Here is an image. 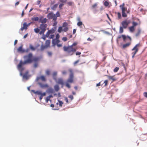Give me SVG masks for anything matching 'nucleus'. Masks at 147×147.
Here are the masks:
<instances>
[{
  "label": "nucleus",
  "mask_w": 147,
  "mask_h": 147,
  "mask_svg": "<svg viewBox=\"0 0 147 147\" xmlns=\"http://www.w3.org/2000/svg\"><path fill=\"white\" fill-rule=\"evenodd\" d=\"M57 83L63 85L64 84L63 80L62 78H59L57 82Z\"/></svg>",
  "instance_id": "nucleus-15"
},
{
  "label": "nucleus",
  "mask_w": 147,
  "mask_h": 147,
  "mask_svg": "<svg viewBox=\"0 0 147 147\" xmlns=\"http://www.w3.org/2000/svg\"><path fill=\"white\" fill-rule=\"evenodd\" d=\"M141 45L139 43L136 44L134 47L132 49V51H134L131 54L132 55V58H134L136 54L137 53L138 51L139 50V47H140Z\"/></svg>",
  "instance_id": "nucleus-4"
},
{
  "label": "nucleus",
  "mask_w": 147,
  "mask_h": 147,
  "mask_svg": "<svg viewBox=\"0 0 147 147\" xmlns=\"http://www.w3.org/2000/svg\"><path fill=\"white\" fill-rule=\"evenodd\" d=\"M67 73L66 71H62V74L63 75H65Z\"/></svg>",
  "instance_id": "nucleus-61"
},
{
  "label": "nucleus",
  "mask_w": 147,
  "mask_h": 147,
  "mask_svg": "<svg viewBox=\"0 0 147 147\" xmlns=\"http://www.w3.org/2000/svg\"><path fill=\"white\" fill-rule=\"evenodd\" d=\"M104 5L106 7L108 6L109 5V3L107 1H105L104 3Z\"/></svg>",
  "instance_id": "nucleus-42"
},
{
  "label": "nucleus",
  "mask_w": 147,
  "mask_h": 147,
  "mask_svg": "<svg viewBox=\"0 0 147 147\" xmlns=\"http://www.w3.org/2000/svg\"><path fill=\"white\" fill-rule=\"evenodd\" d=\"M129 31L131 32H133L135 30V28L133 26H131L129 28Z\"/></svg>",
  "instance_id": "nucleus-23"
},
{
  "label": "nucleus",
  "mask_w": 147,
  "mask_h": 147,
  "mask_svg": "<svg viewBox=\"0 0 147 147\" xmlns=\"http://www.w3.org/2000/svg\"><path fill=\"white\" fill-rule=\"evenodd\" d=\"M97 6V4L96 3H95L94 5H92V7L93 8H94L96 7Z\"/></svg>",
  "instance_id": "nucleus-58"
},
{
  "label": "nucleus",
  "mask_w": 147,
  "mask_h": 147,
  "mask_svg": "<svg viewBox=\"0 0 147 147\" xmlns=\"http://www.w3.org/2000/svg\"><path fill=\"white\" fill-rule=\"evenodd\" d=\"M83 24L82 22H79L77 23V25L79 26H80L82 25Z\"/></svg>",
  "instance_id": "nucleus-43"
},
{
  "label": "nucleus",
  "mask_w": 147,
  "mask_h": 147,
  "mask_svg": "<svg viewBox=\"0 0 147 147\" xmlns=\"http://www.w3.org/2000/svg\"><path fill=\"white\" fill-rule=\"evenodd\" d=\"M39 79H41L42 81L45 82L46 81L45 77L43 76H42L39 78Z\"/></svg>",
  "instance_id": "nucleus-21"
},
{
  "label": "nucleus",
  "mask_w": 147,
  "mask_h": 147,
  "mask_svg": "<svg viewBox=\"0 0 147 147\" xmlns=\"http://www.w3.org/2000/svg\"><path fill=\"white\" fill-rule=\"evenodd\" d=\"M122 37L123 40L124 41H125V40L126 38V37L124 35H122Z\"/></svg>",
  "instance_id": "nucleus-47"
},
{
  "label": "nucleus",
  "mask_w": 147,
  "mask_h": 147,
  "mask_svg": "<svg viewBox=\"0 0 147 147\" xmlns=\"http://www.w3.org/2000/svg\"><path fill=\"white\" fill-rule=\"evenodd\" d=\"M130 23V21L129 20H125L123 21L121 23L122 26L124 28H126L128 25Z\"/></svg>",
  "instance_id": "nucleus-7"
},
{
  "label": "nucleus",
  "mask_w": 147,
  "mask_h": 147,
  "mask_svg": "<svg viewBox=\"0 0 147 147\" xmlns=\"http://www.w3.org/2000/svg\"><path fill=\"white\" fill-rule=\"evenodd\" d=\"M32 20L33 21H38L39 20V18L38 17H36L32 18Z\"/></svg>",
  "instance_id": "nucleus-32"
},
{
  "label": "nucleus",
  "mask_w": 147,
  "mask_h": 147,
  "mask_svg": "<svg viewBox=\"0 0 147 147\" xmlns=\"http://www.w3.org/2000/svg\"><path fill=\"white\" fill-rule=\"evenodd\" d=\"M107 76L109 80H112L113 81H115L116 80V79L114 78V76Z\"/></svg>",
  "instance_id": "nucleus-17"
},
{
  "label": "nucleus",
  "mask_w": 147,
  "mask_h": 147,
  "mask_svg": "<svg viewBox=\"0 0 147 147\" xmlns=\"http://www.w3.org/2000/svg\"><path fill=\"white\" fill-rule=\"evenodd\" d=\"M62 31H63V30L62 27L61 26L59 27L58 30V32L59 33H61Z\"/></svg>",
  "instance_id": "nucleus-34"
},
{
  "label": "nucleus",
  "mask_w": 147,
  "mask_h": 147,
  "mask_svg": "<svg viewBox=\"0 0 147 147\" xmlns=\"http://www.w3.org/2000/svg\"><path fill=\"white\" fill-rule=\"evenodd\" d=\"M33 91L35 94H37L38 95H41L42 94V92L41 91H37L36 92H34V91L33 90Z\"/></svg>",
  "instance_id": "nucleus-26"
},
{
  "label": "nucleus",
  "mask_w": 147,
  "mask_h": 147,
  "mask_svg": "<svg viewBox=\"0 0 147 147\" xmlns=\"http://www.w3.org/2000/svg\"><path fill=\"white\" fill-rule=\"evenodd\" d=\"M63 49L65 52H67L68 55H72L77 49L76 47H72V46H68L63 47Z\"/></svg>",
  "instance_id": "nucleus-3"
},
{
  "label": "nucleus",
  "mask_w": 147,
  "mask_h": 147,
  "mask_svg": "<svg viewBox=\"0 0 147 147\" xmlns=\"http://www.w3.org/2000/svg\"><path fill=\"white\" fill-rule=\"evenodd\" d=\"M46 94V93L45 92H44L42 93V95H40L39 97V98L40 100H41L43 98V96H45Z\"/></svg>",
  "instance_id": "nucleus-29"
},
{
  "label": "nucleus",
  "mask_w": 147,
  "mask_h": 147,
  "mask_svg": "<svg viewBox=\"0 0 147 147\" xmlns=\"http://www.w3.org/2000/svg\"><path fill=\"white\" fill-rule=\"evenodd\" d=\"M58 6V4H55L51 7V9L53 10H56V8Z\"/></svg>",
  "instance_id": "nucleus-24"
},
{
  "label": "nucleus",
  "mask_w": 147,
  "mask_h": 147,
  "mask_svg": "<svg viewBox=\"0 0 147 147\" xmlns=\"http://www.w3.org/2000/svg\"><path fill=\"white\" fill-rule=\"evenodd\" d=\"M131 44V42H128L125 44H124L122 46V48L125 49L126 47H129Z\"/></svg>",
  "instance_id": "nucleus-16"
},
{
  "label": "nucleus",
  "mask_w": 147,
  "mask_h": 147,
  "mask_svg": "<svg viewBox=\"0 0 147 147\" xmlns=\"http://www.w3.org/2000/svg\"><path fill=\"white\" fill-rule=\"evenodd\" d=\"M29 48L32 51H35L36 49V47H34L31 44L29 45Z\"/></svg>",
  "instance_id": "nucleus-20"
},
{
  "label": "nucleus",
  "mask_w": 147,
  "mask_h": 147,
  "mask_svg": "<svg viewBox=\"0 0 147 147\" xmlns=\"http://www.w3.org/2000/svg\"><path fill=\"white\" fill-rule=\"evenodd\" d=\"M50 40H47L46 41L45 45V47H47L49 46L50 44Z\"/></svg>",
  "instance_id": "nucleus-18"
},
{
  "label": "nucleus",
  "mask_w": 147,
  "mask_h": 147,
  "mask_svg": "<svg viewBox=\"0 0 147 147\" xmlns=\"http://www.w3.org/2000/svg\"><path fill=\"white\" fill-rule=\"evenodd\" d=\"M68 97L71 99V100H72L74 98L73 96L72 95H70Z\"/></svg>",
  "instance_id": "nucleus-48"
},
{
  "label": "nucleus",
  "mask_w": 147,
  "mask_h": 147,
  "mask_svg": "<svg viewBox=\"0 0 147 147\" xmlns=\"http://www.w3.org/2000/svg\"><path fill=\"white\" fill-rule=\"evenodd\" d=\"M119 68L118 67H116L114 69V72H116L118 71L119 70Z\"/></svg>",
  "instance_id": "nucleus-41"
},
{
  "label": "nucleus",
  "mask_w": 147,
  "mask_h": 147,
  "mask_svg": "<svg viewBox=\"0 0 147 147\" xmlns=\"http://www.w3.org/2000/svg\"><path fill=\"white\" fill-rule=\"evenodd\" d=\"M124 6L125 4L124 3H123L120 6V7L121 9L122 12H125L127 10V8L125 7Z\"/></svg>",
  "instance_id": "nucleus-11"
},
{
  "label": "nucleus",
  "mask_w": 147,
  "mask_h": 147,
  "mask_svg": "<svg viewBox=\"0 0 147 147\" xmlns=\"http://www.w3.org/2000/svg\"><path fill=\"white\" fill-rule=\"evenodd\" d=\"M47 25L46 24H42L40 25V28L41 31L39 32L40 34H44L46 30Z\"/></svg>",
  "instance_id": "nucleus-5"
},
{
  "label": "nucleus",
  "mask_w": 147,
  "mask_h": 147,
  "mask_svg": "<svg viewBox=\"0 0 147 147\" xmlns=\"http://www.w3.org/2000/svg\"><path fill=\"white\" fill-rule=\"evenodd\" d=\"M28 26L26 22H24L23 24V26L20 28L21 31H23L24 29L26 30L27 29Z\"/></svg>",
  "instance_id": "nucleus-14"
},
{
  "label": "nucleus",
  "mask_w": 147,
  "mask_h": 147,
  "mask_svg": "<svg viewBox=\"0 0 147 147\" xmlns=\"http://www.w3.org/2000/svg\"><path fill=\"white\" fill-rule=\"evenodd\" d=\"M20 71V75L21 76H23V78L24 79H25L26 80H27L29 78L30 76L28 75V71H26L25 74L23 75H22V72H21Z\"/></svg>",
  "instance_id": "nucleus-8"
},
{
  "label": "nucleus",
  "mask_w": 147,
  "mask_h": 147,
  "mask_svg": "<svg viewBox=\"0 0 147 147\" xmlns=\"http://www.w3.org/2000/svg\"><path fill=\"white\" fill-rule=\"evenodd\" d=\"M65 100L66 102L67 103H69L68 100L67 98V97H66L65 98Z\"/></svg>",
  "instance_id": "nucleus-63"
},
{
  "label": "nucleus",
  "mask_w": 147,
  "mask_h": 147,
  "mask_svg": "<svg viewBox=\"0 0 147 147\" xmlns=\"http://www.w3.org/2000/svg\"><path fill=\"white\" fill-rule=\"evenodd\" d=\"M49 91L51 93H53V92L54 90L53 89L50 88L49 89Z\"/></svg>",
  "instance_id": "nucleus-51"
},
{
  "label": "nucleus",
  "mask_w": 147,
  "mask_h": 147,
  "mask_svg": "<svg viewBox=\"0 0 147 147\" xmlns=\"http://www.w3.org/2000/svg\"><path fill=\"white\" fill-rule=\"evenodd\" d=\"M144 96L146 97L147 98V92H145L144 93Z\"/></svg>",
  "instance_id": "nucleus-59"
},
{
  "label": "nucleus",
  "mask_w": 147,
  "mask_h": 147,
  "mask_svg": "<svg viewBox=\"0 0 147 147\" xmlns=\"http://www.w3.org/2000/svg\"><path fill=\"white\" fill-rule=\"evenodd\" d=\"M117 16L119 19H120L121 18V15L120 12H118L117 13Z\"/></svg>",
  "instance_id": "nucleus-44"
},
{
  "label": "nucleus",
  "mask_w": 147,
  "mask_h": 147,
  "mask_svg": "<svg viewBox=\"0 0 147 147\" xmlns=\"http://www.w3.org/2000/svg\"><path fill=\"white\" fill-rule=\"evenodd\" d=\"M23 46L22 45L19 47L17 49L18 51L21 53H24V50L22 49Z\"/></svg>",
  "instance_id": "nucleus-13"
},
{
  "label": "nucleus",
  "mask_w": 147,
  "mask_h": 147,
  "mask_svg": "<svg viewBox=\"0 0 147 147\" xmlns=\"http://www.w3.org/2000/svg\"><path fill=\"white\" fill-rule=\"evenodd\" d=\"M132 24V26H133L134 27H135L138 25V23L134 21L133 22Z\"/></svg>",
  "instance_id": "nucleus-33"
},
{
  "label": "nucleus",
  "mask_w": 147,
  "mask_h": 147,
  "mask_svg": "<svg viewBox=\"0 0 147 147\" xmlns=\"http://www.w3.org/2000/svg\"><path fill=\"white\" fill-rule=\"evenodd\" d=\"M47 17L50 19H53L54 21H56L57 20V18L55 16V14H54L52 12L49 13L47 16Z\"/></svg>",
  "instance_id": "nucleus-6"
},
{
  "label": "nucleus",
  "mask_w": 147,
  "mask_h": 147,
  "mask_svg": "<svg viewBox=\"0 0 147 147\" xmlns=\"http://www.w3.org/2000/svg\"><path fill=\"white\" fill-rule=\"evenodd\" d=\"M63 29V31L65 32H67L68 30V27H65Z\"/></svg>",
  "instance_id": "nucleus-37"
},
{
  "label": "nucleus",
  "mask_w": 147,
  "mask_h": 147,
  "mask_svg": "<svg viewBox=\"0 0 147 147\" xmlns=\"http://www.w3.org/2000/svg\"><path fill=\"white\" fill-rule=\"evenodd\" d=\"M38 66V63H35L34 65V68L37 67Z\"/></svg>",
  "instance_id": "nucleus-50"
},
{
  "label": "nucleus",
  "mask_w": 147,
  "mask_h": 147,
  "mask_svg": "<svg viewBox=\"0 0 147 147\" xmlns=\"http://www.w3.org/2000/svg\"><path fill=\"white\" fill-rule=\"evenodd\" d=\"M108 81L107 80H105L104 83L105 84V86H107L108 84Z\"/></svg>",
  "instance_id": "nucleus-49"
},
{
  "label": "nucleus",
  "mask_w": 147,
  "mask_h": 147,
  "mask_svg": "<svg viewBox=\"0 0 147 147\" xmlns=\"http://www.w3.org/2000/svg\"><path fill=\"white\" fill-rule=\"evenodd\" d=\"M40 87L42 88H47L49 87L48 85L47 84H40Z\"/></svg>",
  "instance_id": "nucleus-19"
},
{
  "label": "nucleus",
  "mask_w": 147,
  "mask_h": 147,
  "mask_svg": "<svg viewBox=\"0 0 147 147\" xmlns=\"http://www.w3.org/2000/svg\"><path fill=\"white\" fill-rule=\"evenodd\" d=\"M67 24L66 22H64L62 25L63 27H67Z\"/></svg>",
  "instance_id": "nucleus-39"
},
{
  "label": "nucleus",
  "mask_w": 147,
  "mask_h": 147,
  "mask_svg": "<svg viewBox=\"0 0 147 147\" xmlns=\"http://www.w3.org/2000/svg\"><path fill=\"white\" fill-rule=\"evenodd\" d=\"M62 39L64 41H66L67 40V38L66 37H64Z\"/></svg>",
  "instance_id": "nucleus-56"
},
{
  "label": "nucleus",
  "mask_w": 147,
  "mask_h": 147,
  "mask_svg": "<svg viewBox=\"0 0 147 147\" xmlns=\"http://www.w3.org/2000/svg\"><path fill=\"white\" fill-rule=\"evenodd\" d=\"M122 16L123 17L125 18L127 16V14L125 13V12H122Z\"/></svg>",
  "instance_id": "nucleus-31"
},
{
  "label": "nucleus",
  "mask_w": 147,
  "mask_h": 147,
  "mask_svg": "<svg viewBox=\"0 0 147 147\" xmlns=\"http://www.w3.org/2000/svg\"><path fill=\"white\" fill-rule=\"evenodd\" d=\"M60 42V41L59 39H53L52 40V43L53 45L55 46V45L59 43Z\"/></svg>",
  "instance_id": "nucleus-12"
},
{
  "label": "nucleus",
  "mask_w": 147,
  "mask_h": 147,
  "mask_svg": "<svg viewBox=\"0 0 147 147\" xmlns=\"http://www.w3.org/2000/svg\"><path fill=\"white\" fill-rule=\"evenodd\" d=\"M50 98L48 97H47L46 99V101L47 102L49 100H50Z\"/></svg>",
  "instance_id": "nucleus-54"
},
{
  "label": "nucleus",
  "mask_w": 147,
  "mask_h": 147,
  "mask_svg": "<svg viewBox=\"0 0 147 147\" xmlns=\"http://www.w3.org/2000/svg\"><path fill=\"white\" fill-rule=\"evenodd\" d=\"M67 4L69 6H72L74 4V3L72 1L67 2Z\"/></svg>",
  "instance_id": "nucleus-28"
},
{
  "label": "nucleus",
  "mask_w": 147,
  "mask_h": 147,
  "mask_svg": "<svg viewBox=\"0 0 147 147\" xmlns=\"http://www.w3.org/2000/svg\"><path fill=\"white\" fill-rule=\"evenodd\" d=\"M55 32V31L53 29L50 30H49L47 32L46 34V37H48L49 36L50 34H52L54 33Z\"/></svg>",
  "instance_id": "nucleus-10"
},
{
  "label": "nucleus",
  "mask_w": 147,
  "mask_h": 147,
  "mask_svg": "<svg viewBox=\"0 0 147 147\" xmlns=\"http://www.w3.org/2000/svg\"><path fill=\"white\" fill-rule=\"evenodd\" d=\"M123 28H124L122 26H120V27L119 31V33H122L123 32Z\"/></svg>",
  "instance_id": "nucleus-30"
},
{
  "label": "nucleus",
  "mask_w": 147,
  "mask_h": 147,
  "mask_svg": "<svg viewBox=\"0 0 147 147\" xmlns=\"http://www.w3.org/2000/svg\"><path fill=\"white\" fill-rule=\"evenodd\" d=\"M64 5V4L63 3H61L59 4V7L60 9H62V7H63V6Z\"/></svg>",
  "instance_id": "nucleus-45"
},
{
  "label": "nucleus",
  "mask_w": 147,
  "mask_h": 147,
  "mask_svg": "<svg viewBox=\"0 0 147 147\" xmlns=\"http://www.w3.org/2000/svg\"><path fill=\"white\" fill-rule=\"evenodd\" d=\"M59 103H57V105H58V104H59L60 107H62V105L63 104V103L62 101L61 100H58Z\"/></svg>",
  "instance_id": "nucleus-27"
},
{
  "label": "nucleus",
  "mask_w": 147,
  "mask_h": 147,
  "mask_svg": "<svg viewBox=\"0 0 147 147\" xmlns=\"http://www.w3.org/2000/svg\"><path fill=\"white\" fill-rule=\"evenodd\" d=\"M32 55L31 53H29L28 55H26L23 57V58L26 59L24 61L21 60L20 61L19 64L17 66L18 69L21 72L24 69L22 66L26 64H30L32 62H37L39 60V59L37 57H34L32 58Z\"/></svg>",
  "instance_id": "nucleus-1"
},
{
  "label": "nucleus",
  "mask_w": 147,
  "mask_h": 147,
  "mask_svg": "<svg viewBox=\"0 0 147 147\" xmlns=\"http://www.w3.org/2000/svg\"><path fill=\"white\" fill-rule=\"evenodd\" d=\"M24 53H28L29 51V49H27L26 50H24Z\"/></svg>",
  "instance_id": "nucleus-62"
},
{
  "label": "nucleus",
  "mask_w": 147,
  "mask_h": 147,
  "mask_svg": "<svg viewBox=\"0 0 147 147\" xmlns=\"http://www.w3.org/2000/svg\"><path fill=\"white\" fill-rule=\"evenodd\" d=\"M54 89L56 91H58L59 89V86L58 85H55L54 86Z\"/></svg>",
  "instance_id": "nucleus-25"
},
{
  "label": "nucleus",
  "mask_w": 147,
  "mask_h": 147,
  "mask_svg": "<svg viewBox=\"0 0 147 147\" xmlns=\"http://www.w3.org/2000/svg\"><path fill=\"white\" fill-rule=\"evenodd\" d=\"M47 19L46 18H43V17L41 16L39 17V22L42 24H45L47 22Z\"/></svg>",
  "instance_id": "nucleus-9"
},
{
  "label": "nucleus",
  "mask_w": 147,
  "mask_h": 147,
  "mask_svg": "<svg viewBox=\"0 0 147 147\" xmlns=\"http://www.w3.org/2000/svg\"><path fill=\"white\" fill-rule=\"evenodd\" d=\"M68 71L70 72V74L69 76V78L65 83V85L66 87L69 88H71V86L69 83H71L74 82V75L73 70L71 69H69Z\"/></svg>",
  "instance_id": "nucleus-2"
},
{
  "label": "nucleus",
  "mask_w": 147,
  "mask_h": 147,
  "mask_svg": "<svg viewBox=\"0 0 147 147\" xmlns=\"http://www.w3.org/2000/svg\"><path fill=\"white\" fill-rule=\"evenodd\" d=\"M34 30L35 32L36 33H38L39 32L40 30L39 29H38V28H35L34 29Z\"/></svg>",
  "instance_id": "nucleus-36"
},
{
  "label": "nucleus",
  "mask_w": 147,
  "mask_h": 147,
  "mask_svg": "<svg viewBox=\"0 0 147 147\" xmlns=\"http://www.w3.org/2000/svg\"><path fill=\"white\" fill-rule=\"evenodd\" d=\"M49 56H51L52 55V53L51 52L49 51L47 52Z\"/></svg>",
  "instance_id": "nucleus-52"
},
{
  "label": "nucleus",
  "mask_w": 147,
  "mask_h": 147,
  "mask_svg": "<svg viewBox=\"0 0 147 147\" xmlns=\"http://www.w3.org/2000/svg\"><path fill=\"white\" fill-rule=\"evenodd\" d=\"M67 0H59V1L61 3H64L66 2Z\"/></svg>",
  "instance_id": "nucleus-53"
},
{
  "label": "nucleus",
  "mask_w": 147,
  "mask_h": 147,
  "mask_svg": "<svg viewBox=\"0 0 147 147\" xmlns=\"http://www.w3.org/2000/svg\"><path fill=\"white\" fill-rule=\"evenodd\" d=\"M59 35L58 34L56 36L55 39H59Z\"/></svg>",
  "instance_id": "nucleus-57"
},
{
  "label": "nucleus",
  "mask_w": 147,
  "mask_h": 147,
  "mask_svg": "<svg viewBox=\"0 0 147 147\" xmlns=\"http://www.w3.org/2000/svg\"><path fill=\"white\" fill-rule=\"evenodd\" d=\"M46 74L47 75H49L50 74V71L49 70H47L46 72Z\"/></svg>",
  "instance_id": "nucleus-46"
},
{
  "label": "nucleus",
  "mask_w": 147,
  "mask_h": 147,
  "mask_svg": "<svg viewBox=\"0 0 147 147\" xmlns=\"http://www.w3.org/2000/svg\"><path fill=\"white\" fill-rule=\"evenodd\" d=\"M81 54V53L80 52H77L76 53V55H80Z\"/></svg>",
  "instance_id": "nucleus-60"
},
{
  "label": "nucleus",
  "mask_w": 147,
  "mask_h": 147,
  "mask_svg": "<svg viewBox=\"0 0 147 147\" xmlns=\"http://www.w3.org/2000/svg\"><path fill=\"white\" fill-rule=\"evenodd\" d=\"M140 33H141V30L140 29H138V32L136 34V36H138L140 34Z\"/></svg>",
  "instance_id": "nucleus-35"
},
{
  "label": "nucleus",
  "mask_w": 147,
  "mask_h": 147,
  "mask_svg": "<svg viewBox=\"0 0 147 147\" xmlns=\"http://www.w3.org/2000/svg\"><path fill=\"white\" fill-rule=\"evenodd\" d=\"M60 16V15L59 12V11H57L55 14V16H56V18H57V17H59Z\"/></svg>",
  "instance_id": "nucleus-40"
},
{
  "label": "nucleus",
  "mask_w": 147,
  "mask_h": 147,
  "mask_svg": "<svg viewBox=\"0 0 147 147\" xmlns=\"http://www.w3.org/2000/svg\"><path fill=\"white\" fill-rule=\"evenodd\" d=\"M57 74V72L55 71L54 72L53 74V79L56 80V76Z\"/></svg>",
  "instance_id": "nucleus-22"
},
{
  "label": "nucleus",
  "mask_w": 147,
  "mask_h": 147,
  "mask_svg": "<svg viewBox=\"0 0 147 147\" xmlns=\"http://www.w3.org/2000/svg\"><path fill=\"white\" fill-rule=\"evenodd\" d=\"M77 43L76 42H74L71 46H72V47H73L76 46L77 45Z\"/></svg>",
  "instance_id": "nucleus-55"
},
{
  "label": "nucleus",
  "mask_w": 147,
  "mask_h": 147,
  "mask_svg": "<svg viewBox=\"0 0 147 147\" xmlns=\"http://www.w3.org/2000/svg\"><path fill=\"white\" fill-rule=\"evenodd\" d=\"M55 37V35L54 34H51L49 36V37H48L50 39H53V38Z\"/></svg>",
  "instance_id": "nucleus-38"
},
{
  "label": "nucleus",
  "mask_w": 147,
  "mask_h": 147,
  "mask_svg": "<svg viewBox=\"0 0 147 147\" xmlns=\"http://www.w3.org/2000/svg\"><path fill=\"white\" fill-rule=\"evenodd\" d=\"M79 61V60H77L75 61L74 63V65H75L76 63H78Z\"/></svg>",
  "instance_id": "nucleus-64"
}]
</instances>
